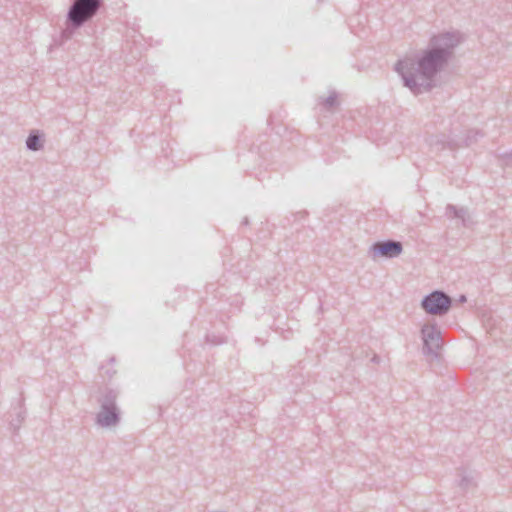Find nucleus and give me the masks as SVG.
Instances as JSON below:
<instances>
[{
	"instance_id": "1",
	"label": "nucleus",
	"mask_w": 512,
	"mask_h": 512,
	"mask_svg": "<svg viewBox=\"0 0 512 512\" xmlns=\"http://www.w3.org/2000/svg\"><path fill=\"white\" fill-rule=\"evenodd\" d=\"M461 42L459 31L433 35L427 47L415 58L398 60L394 69L401 76L403 85L414 95L429 92L435 86V77L448 66Z\"/></svg>"
},
{
	"instance_id": "2",
	"label": "nucleus",
	"mask_w": 512,
	"mask_h": 512,
	"mask_svg": "<svg viewBox=\"0 0 512 512\" xmlns=\"http://www.w3.org/2000/svg\"><path fill=\"white\" fill-rule=\"evenodd\" d=\"M117 397L118 392L107 387L97 397L100 409L94 421L98 427L111 429L120 423L121 412L116 403Z\"/></svg>"
},
{
	"instance_id": "3",
	"label": "nucleus",
	"mask_w": 512,
	"mask_h": 512,
	"mask_svg": "<svg viewBox=\"0 0 512 512\" xmlns=\"http://www.w3.org/2000/svg\"><path fill=\"white\" fill-rule=\"evenodd\" d=\"M103 0H73L67 13V23L72 29L82 27L99 11Z\"/></svg>"
},
{
	"instance_id": "4",
	"label": "nucleus",
	"mask_w": 512,
	"mask_h": 512,
	"mask_svg": "<svg viewBox=\"0 0 512 512\" xmlns=\"http://www.w3.org/2000/svg\"><path fill=\"white\" fill-rule=\"evenodd\" d=\"M451 305V297L441 290L431 292L421 301L422 308L430 315H445L449 311Z\"/></svg>"
},
{
	"instance_id": "5",
	"label": "nucleus",
	"mask_w": 512,
	"mask_h": 512,
	"mask_svg": "<svg viewBox=\"0 0 512 512\" xmlns=\"http://www.w3.org/2000/svg\"><path fill=\"white\" fill-rule=\"evenodd\" d=\"M403 251V245L396 240H383L374 242L369 248V256L373 259H392L398 257Z\"/></svg>"
},
{
	"instance_id": "6",
	"label": "nucleus",
	"mask_w": 512,
	"mask_h": 512,
	"mask_svg": "<svg viewBox=\"0 0 512 512\" xmlns=\"http://www.w3.org/2000/svg\"><path fill=\"white\" fill-rule=\"evenodd\" d=\"M423 340V353L433 357L438 356L442 346L441 332L435 325H424L421 329Z\"/></svg>"
},
{
	"instance_id": "7",
	"label": "nucleus",
	"mask_w": 512,
	"mask_h": 512,
	"mask_svg": "<svg viewBox=\"0 0 512 512\" xmlns=\"http://www.w3.org/2000/svg\"><path fill=\"white\" fill-rule=\"evenodd\" d=\"M445 215L448 218L460 219L461 222H462V225L465 226V227L469 226L472 223L471 217H470V215L468 213V210L466 208H463V207L458 208L455 205L448 204L446 206Z\"/></svg>"
},
{
	"instance_id": "8",
	"label": "nucleus",
	"mask_w": 512,
	"mask_h": 512,
	"mask_svg": "<svg viewBox=\"0 0 512 512\" xmlns=\"http://www.w3.org/2000/svg\"><path fill=\"white\" fill-rule=\"evenodd\" d=\"M43 134L39 130H32L27 139L26 147L30 151H39L43 147Z\"/></svg>"
},
{
	"instance_id": "9",
	"label": "nucleus",
	"mask_w": 512,
	"mask_h": 512,
	"mask_svg": "<svg viewBox=\"0 0 512 512\" xmlns=\"http://www.w3.org/2000/svg\"><path fill=\"white\" fill-rule=\"evenodd\" d=\"M474 485H475V482H474V478L472 475L467 474V473H464L461 475V479L459 481V486L461 487V489H463L464 491H467L470 488L474 487Z\"/></svg>"
},
{
	"instance_id": "10",
	"label": "nucleus",
	"mask_w": 512,
	"mask_h": 512,
	"mask_svg": "<svg viewBox=\"0 0 512 512\" xmlns=\"http://www.w3.org/2000/svg\"><path fill=\"white\" fill-rule=\"evenodd\" d=\"M115 361V358L112 357L109 360V363L106 365L100 366V374L102 377L107 376L108 379H111L113 375L116 373V370L112 367V363Z\"/></svg>"
},
{
	"instance_id": "11",
	"label": "nucleus",
	"mask_w": 512,
	"mask_h": 512,
	"mask_svg": "<svg viewBox=\"0 0 512 512\" xmlns=\"http://www.w3.org/2000/svg\"><path fill=\"white\" fill-rule=\"evenodd\" d=\"M477 137H483V133L479 130H470L467 132L465 139L462 142V145L469 146L472 143L477 141Z\"/></svg>"
},
{
	"instance_id": "12",
	"label": "nucleus",
	"mask_w": 512,
	"mask_h": 512,
	"mask_svg": "<svg viewBox=\"0 0 512 512\" xmlns=\"http://www.w3.org/2000/svg\"><path fill=\"white\" fill-rule=\"evenodd\" d=\"M323 105L325 108L327 109H331L333 108L334 106L337 105V94L335 92H333L332 94H330L324 101H323Z\"/></svg>"
},
{
	"instance_id": "13",
	"label": "nucleus",
	"mask_w": 512,
	"mask_h": 512,
	"mask_svg": "<svg viewBox=\"0 0 512 512\" xmlns=\"http://www.w3.org/2000/svg\"><path fill=\"white\" fill-rule=\"evenodd\" d=\"M24 418H25V414H24V412L19 411V412L17 413V418H16L15 420H12V421H11V425L13 426V428H14L15 430H16V429H18V428L20 427L21 422L24 420Z\"/></svg>"
},
{
	"instance_id": "14",
	"label": "nucleus",
	"mask_w": 512,
	"mask_h": 512,
	"mask_svg": "<svg viewBox=\"0 0 512 512\" xmlns=\"http://www.w3.org/2000/svg\"><path fill=\"white\" fill-rule=\"evenodd\" d=\"M448 145L450 147H452V146H459L460 144L454 140H450V141H448Z\"/></svg>"
},
{
	"instance_id": "15",
	"label": "nucleus",
	"mask_w": 512,
	"mask_h": 512,
	"mask_svg": "<svg viewBox=\"0 0 512 512\" xmlns=\"http://www.w3.org/2000/svg\"><path fill=\"white\" fill-rule=\"evenodd\" d=\"M379 360H380V358L377 355H374L372 358V362H374V363H379Z\"/></svg>"
},
{
	"instance_id": "16",
	"label": "nucleus",
	"mask_w": 512,
	"mask_h": 512,
	"mask_svg": "<svg viewBox=\"0 0 512 512\" xmlns=\"http://www.w3.org/2000/svg\"><path fill=\"white\" fill-rule=\"evenodd\" d=\"M459 301L460 302H465L466 301V296L465 295H461L460 298H459Z\"/></svg>"
},
{
	"instance_id": "17",
	"label": "nucleus",
	"mask_w": 512,
	"mask_h": 512,
	"mask_svg": "<svg viewBox=\"0 0 512 512\" xmlns=\"http://www.w3.org/2000/svg\"><path fill=\"white\" fill-rule=\"evenodd\" d=\"M242 224L247 225L248 224V218H244V220L242 221Z\"/></svg>"
},
{
	"instance_id": "18",
	"label": "nucleus",
	"mask_w": 512,
	"mask_h": 512,
	"mask_svg": "<svg viewBox=\"0 0 512 512\" xmlns=\"http://www.w3.org/2000/svg\"><path fill=\"white\" fill-rule=\"evenodd\" d=\"M212 343H213V344H220V343H221V341H217V342L212 341Z\"/></svg>"
}]
</instances>
